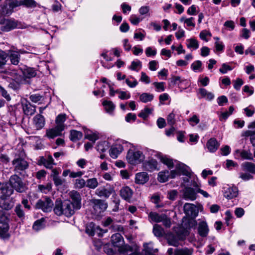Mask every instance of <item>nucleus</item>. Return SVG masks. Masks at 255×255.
<instances>
[{"label": "nucleus", "mask_w": 255, "mask_h": 255, "mask_svg": "<svg viewBox=\"0 0 255 255\" xmlns=\"http://www.w3.org/2000/svg\"><path fill=\"white\" fill-rule=\"evenodd\" d=\"M54 212L57 216L62 215L66 217H70L74 213V207L73 204L69 200L63 202L61 200L57 199L55 201Z\"/></svg>", "instance_id": "1"}, {"label": "nucleus", "mask_w": 255, "mask_h": 255, "mask_svg": "<svg viewBox=\"0 0 255 255\" xmlns=\"http://www.w3.org/2000/svg\"><path fill=\"white\" fill-rule=\"evenodd\" d=\"M7 75H9L13 79V80L15 81L16 84H14L13 83H10L9 84V86L16 90L19 88L20 84H24L28 83L29 82L28 80H26V79L22 77V69H12L8 71L7 72Z\"/></svg>", "instance_id": "2"}, {"label": "nucleus", "mask_w": 255, "mask_h": 255, "mask_svg": "<svg viewBox=\"0 0 255 255\" xmlns=\"http://www.w3.org/2000/svg\"><path fill=\"white\" fill-rule=\"evenodd\" d=\"M10 186L19 193H22L27 190L26 184L23 182L21 178L15 174L11 175L9 179Z\"/></svg>", "instance_id": "3"}, {"label": "nucleus", "mask_w": 255, "mask_h": 255, "mask_svg": "<svg viewBox=\"0 0 255 255\" xmlns=\"http://www.w3.org/2000/svg\"><path fill=\"white\" fill-rule=\"evenodd\" d=\"M145 158L142 152L139 150L129 149L127 155V159L131 164H136L142 162Z\"/></svg>", "instance_id": "4"}, {"label": "nucleus", "mask_w": 255, "mask_h": 255, "mask_svg": "<svg viewBox=\"0 0 255 255\" xmlns=\"http://www.w3.org/2000/svg\"><path fill=\"white\" fill-rule=\"evenodd\" d=\"M53 206V201L50 198L45 197L38 200L35 204V208L41 209L44 212H49L52 211Z\"/></svg>", "instance_id": "5"}, {"label": "nucleus", "mask_w": 255, "mask_h": 255, "mask_svg": "<svg viewBox=\"0 0 255 255\" xmlns=\"http://www.w3.org/2000/svg\"><path fill=\"white\" fill-rule=\"evenodd\" d=\"M12 163L14 166V171L21 175V172L24 171L28 167V162L24 159L17 157L14 159Z\"/></svg>", "instance_id": "6"}, {"label": "nucleus", "mask_w": 255, "mask_h": 255, "mask_svg": "<svg viewBox=\"0 0 255 255\" xmlns=\"http://www.w3.org/2000/svg\"><path fill=\"white\" fill-rule=\"evenodd\" d=\"M0 29L1 31L7 32L17 27V22L14 20L2 18L0 21Z\"/></svg>", "instance_id": "7"}, {"label": "nucleus", "mask_w": 255, "mask_h": 255, "mask_svg": "<svg viewBox=\"0 0 255 255\" xmlns=\"http://www.w3.org/2000/svg\"><path fill=\"white\" fill-rule=\"evenodd\" d=\"M8 218L5 211L0 210V235H4L9 229Z\"/></svg>", "instance_id": "8"}, {"label": "nucleus", "mask_w": 255, "mask_h": 255, "mask_svg": "<svg viewBox=\"0 0 255 255\" xmlns=\"http://www.w3.org/2000/svg\"><path fill=\"white\" fill-rule=\"evenodd\" d=\"M91 203L93 204L94 209L98 213L103 212L108 207L107 203L101 199H93L91 200Z\"/></svg>", "instance_id": "9"}, {"label": "nucleus", "mask_w": 255, "mask_h": 255, "mask_svg": "<svg viewBox=\"0 0 255 255\" xmlns=\"http://www.w3.org/2000/svg\"><path fill=\"white\" fill-rule=\"evenodd\" d=\"M23 113L26 116H32L36 112V106L32 105L26 100L21 102Z\"/></svg>", "instance_id": "10"}, {"label": "nucleus", "mask_w": 255, "mask_h": 255, "mask_svg": "<svg viewBox=\"0 0 255 255\" xmlns=\"http://www.w3.org/2000/svg\"><path fill=\"white\" fill-rule=\"evenodd\" d=\"M176 170L171 171L169 174L170 178H174L176 176L180 175L182 173L183 175L188 176L190 173L186 170L184 164H179L176 167Z\"/></svg>", "instance_id": "11"}, {"label": "nucleus", "mask_w": 255, "mask_h": 255, "mask_svg": "<svg viewBox=\"0 0 255 255\" xmlns=\"http://www.w3.org/2000/svg\"><path fill=\"white\" fill-rule=\"evenodd\" d=\"M235 156L236 158H241L244 160H253V157L252 153L250 150H240L237 149L235 151Z\"/></svg>", "instance_id": "12"}, {"label": "nucleus", "mask_w": 255, "mask_h": 255, "mask_svg": "<svg viewBox=\"0 0 255 255\" xmlns=\"http://www.w3.org/2000/svg\"><path fill=\"white\" fill-rule=\"evenodd\" d=\"M113 192H114V190L113 188H110L109 189H107L105 187H102L98 188L95 191V194L100 198L108 199L113 193Z\"/></svg>", "instance_id": "13"}, {"label": "nucleus", "mask_w": 255, "mask_h": 255, "mask_svg": "<svg viewBox=\"0 0 255 255\" xmlns=\"http://www.w3.org/2000/svg\"><path fill=\"white\" fill-rule=\"evenodd\" d=\"M33 124L36 130L42 129L45 126V119L42 115L38 114L33 118Z\"/></svg>", "instance_id": "14"}, {"label": "nucleus", "mask_w": 255, "mask_h": 255, "mask_svg": "<svg viewBox=\"0 0 255 255\" xmlns=\"http://www.w3.org/2000/svg\"><path fill=\"white\" fill-rule=\"evenodd\" d=\"M238 195V189L236 186L227 188L224 193V197L228 199H231L236 197Z\"/></svg>", "instance_id": "15"}, {"label": "nucleus", "mask_w": 255, "mask_h": 255, "mask_svg": "<svg viewBox=\"0 0 255 255\" xmlns=\"http://www.w3.org/2000/svg\"><path fill=\"white\" fill-rule=\"evenodd\" d=\"M185 214L189 216H196L197 212L196 207L193 204L186 203L184 206Z\"/></svg>", "instance_id": "16"}, {"label": "nucleus", "mask_w": 255, "mask_h": 255, "mask_svg": "<svg viewBox=\"0 0 255 255\" xmlns=\"http://www.w3.org/2000/svg\"><path fill=\"white\" fill-rule=\"evenodd\" d=\"M132 194V190L128 186H124L120 190L121 196L126 201H129L131 199Z\"/></svg>", "instance_id": "17"}, {"label": "nucleus", "mask_w": 255, "mask_h": 255, "mask_svg": "<svg viewBox=\"0 0 255 255\" xmlns=\"http://www.w3.org/2000/svg\"><path fill=\"white\" fill-rule=\"evenodd\" d=\"M111 243L116 247H120L124 243V239L119 233L113 235L111 237Z\"/></svg>", "instance_id": "18"}, {"label": "nucleus", "mask_w": 255, "mask_h": 255, "mask_svg": "<svg viewBox=\"0 0 255 255\" xmlns=\"http://www.w3.org/2000/svg\"><path fill=\"white\" fill-rule=\"evenodd\" d=\"M149 180V176L146 172L138 173L135 175V182L137 184H144Z\"/></svg>", "instance_id": "19"}, {"label": "nucleus", "mask_w": 255, "mask_h": 255, "mask_svg": "<svg viewBox=\"0 0 255 255\" xmlns=\"http://www.w3.org/2000/svg\"><path fill=\"white\" fill-rule=\"evenodd\" d=\"M8 55L12 64L14 65H18L19 62L20 55L17 51L9 50H8Z\"/></svg>", "instance_id": "20"}, {"label": "nucleus", "mask_w": 255, "mask_h": 255, "mask_svg": "<svg viewBox=\"0 0 255 255\" xmlns=\"http://www.w3.org/2000/svg\"><path fill=\"white\" fill-rule=\"evenodd\" d=\"M209 228L206 222L202 221L199 224L198 232L200 236L202 237H206L209 233Z\"/></svg>", "instance_id": "21"}, {"label": "nucleus", "mask_w": 255, "mask_h": 255, "mask_svg": "<svg viewBox=\"0 0 255 255\" xmlns=\"http://www.w3.org/2000/svg\"><path fill=\"white\" fill-rule=\"evenodd\" d=\"M63 130L56 126L55 128L46 130V135L50 138H53L57 136L61 135Z\"/></svg>", "instance_id": "22"}, {"label": "nucleus", "mask_w": 255, "mask_h": 255, "mask_svg": "<svg viewBox=\"0 0 255 255\" xmlns=\"http://www.w3.org/2000/svg\"><path fill=\"white\" fill-rule=\"evenodd\" d=\"M155 155L160 160L161 162L166 165L169 168L173 167L172 159L169 158L166 156L162 155L161 153L156 152Z\"/></svg>", "instance_id": "23"}, {"label": "nucleus", "mask_w": 255, "mask_h": 255, "mask_svg": "<svg viewBox=\"0 0 255 255\" xmlns=\"http://www.w3.org/2000/svg\"><path fill=\"white\" fill-rule=\"evenodd\" d=\"M123 150V147L121 144H118L111 147L109 151L110 156L114 158H117L118 155Z\"/></svg>", "instance_id": "24"}, {"label": "nucleus", "mask_w": 255, "mask_h": 255, "mask_svg": "<svg viewBox=\"0 0 255 255\" xmlns=\"http://www.w3.org/2000/svg\"><path fill=\"white\" fill-rule=\"evenodd\" d=\"M184 197L186 199L193 201L196 199V193L192 188L187 187L184 191Z\"/></svg>", "instance_id": "25"}, {"label": "nucleus", "mask_w": 255, "mask_h": 255, "mask_svg": "<svg viewBox=\"0 0 255 255\" xmlns=\"http://www.w3.org/2000/svg\"><path fill=\"white\" fill-rule=\"evenodd\" d=\"M41 163L46 168L48 169H52L53 166L55 164L54 162V159L51 155H48L45 158H41Z\"/></svg>", "instance_id": "26"}, {"label": "nucleus", "mask_w": 255, "mask_h": 255, "mask_svg": "<svg viewBox=\"0 0 255 255\" xmlns=\"http://www.w3.org/2000/svg\"><path fill=\"white\" fill-rule=\"evenodd\" d=\"M69 196L73 202L76 205L77 208H80L81 198L80 194L76 191L73 190L69 193Z\"/></svg>", "instance_id": "27"}, {"label": "nucleus", "mask_w": 255, "mask_h": 255, "mask_svg": "<svg viewBox=\"0 0 255 255\" xmlns=\"http://www.w3.org/2000/svg\"><path fill=\"white\" fill-rule=\"evenodd\" d=\"M85 138L94 143L99 138L97 133L85 128L84 129Z\"/></svg>", "instance_id": "28"}, {"label": "nucleus", "mask_w": 255, "mask_h": 255, "mask_svg": "<svg viewBox=\"0 0 255 255\" xmlns=\"http://www.w3.org/2000/svg\"><path fill=\"white\" fill-rule=\"evenodd\" d=\"M144 167L147 170L150 171L158 170V162L155 159H151L144 163Z\"/></svg>", "instance_id": "29"}, {"label": "nucleus", "mask_w": 255, "mask_h": 255, "mask_svg": "<svg viewBox=\"0 0 255 255\" xmlns=\"http://www.w3.org/2000/svg\"><path fill=\"white\" fill-rule=\"evenodd\" d=\"M22 77L27 80V79L34 77L36 75V72L33 68H26L22 70Z\"/></svg>", "instance_id": "30"}, {"label": "nucleus", "mask_w": 255, "mask_h": 255, "mask_svg": "<svg viewBox=\"0 0 255 255\" xmlns=\"http://www.w3.org/2000/svg\"><path fill=\"white\" fill-rule=\"evenodd\" d=\"M219 144L217 140L214 138H210L207 143V146L210 152H214L218 148Z\"/></svg>", "instance_id": "31"}, {"label": "nucleus", "mask_w": 255, "mask_h": 255, "mask_svg": "<svg viewBox=\"0 0 255 255\" xmlns=\"http://www.w3.org/2000/svg\"><path fill=\"white\" fill-rule=\"evenodd\" d=\"M66 120L65 114H60L56 118L55 123L57 127L63 130L65 128L64 122Z\"/></svg>", "instance_id": "32"}, {"label": "nucleus", "mask_w": 255, "mask_h": 255, "mask_svg": "<svg viewBox=\"0 0 255 255\" xmlns=\"http://www.w3.org/2000/svg\"><path fill=\"white\" fill-rule=\"evenodd\" d=\"M243 170L255 174V164L250 162H245L242 164Z\"/></svg>", "instance_id": "33"}, {"label": "nucleus", "mask_w": 255, "mask_h": 255, "mask_svg": "<svg viewBox=\"0 0 255 255\" xmlns=\"http://www.w3.org/2000/svg\"><path fill=\"white\" fill-rule=\"evenodd\" d=\"M199 93L201 98H205L206 100L209 101L212 100L214 98V95L212 93L208 92L204 88L199 89Z\"/></svg>", "instance_id": "34"}, {"label": "nucleus", "mask_w": 255, "mask_h": 255, "mask_svg": "<svg viewBox=\"0 0 255 255\" xmlns=\"http://www.w3.org/2000/svg\"><path fill=\"white\" fill-rule=\"evenodd\" d=\"M83 134L81 131L76 130H71L70 131V139L72 141H77L82 137Z\"/></svg>", "instance_id": "35"}, {"label": "nucleus", "mask_w": 255, "mask_h": 255, "mask_svg": "<svg viewBox=\"0 0 255 255\" xmlns=\"http://www.w3.org/2000/svg\"><path fill=\"white\" fill-rule=\"evenodd\" d=\"M13 189L11 187V188L7 186L6 184H2L0 187L2 194L5 197H9L13 193Z\"/></svg>", "instance_id": "36"}, {"label": "nucleus", "mask_w": 255, "mask_h": 255, "mask_svg": "<svg viewBox=\"0 0 255 255\" xmlns=\"http://www.w3.org/2000/svg\"><path fill=\"white\" fill-rule=\"evenodd\" d=\"M179 20L180 22H183L188 27H191L192 28H194L195 27V19L193 17L189 18L181 17Z\"/></svg>", "instance_id": "37"}, {"label": "nucleus", "mask_w": 255, "mask_h": 255, "mask_svg": "<svg viewBox=\"0 0 255 255\" xmlns=\"http://www.w3.org/2000/svg\"><path fill=\"white\" fill-rule=\"evenodd\" d=\"M192 249L185 248L176 250L174 252V255H192Z\"/></svg>", "instance_id": "38"}, {"label": "nucleus", "mask_w": 255, "mask_h": 255, "mask_svg": "<svg viewBox=\"0 0 255 255\" xmlns=\"http://www.w3.org/2000/svg\"><path fill=\"white\" fill-rule=\"evenodd\" d=\"M153 233L156 237H162L164 234V230L160 225L155 224L153 228Z\"/></svg>", "instance_id": "39"}, {"label": "nucleus", "mask_w": 255, "mask_h": 255, "mask_svg": "<svg viewBox=\"0 0 255 255\" xmlns=\"http://www.w3.org/2000/svg\"><path fill=\"white\" fill-rule=\"evenodd\" d=\"M148 217L151 221L156 223H159L162 221L163 214H159L156 212H151L149 214Z\"/></svg>", "instance_id": "40"}, {"label": "nucleus", "mask_w": 255, "mask_h": 255, "mask_svg": "<svg viewBox=\"0 0 255 255\" xmlns=\"http://www.w3.org/2000/svg\"><path fill=\"white\" fill-rule=\"evenodd\" d=\"M154 98L153 94L144 93L140 95L139 99L143 103H147L151 101Z\"/></svg>", "instance_id": "41"}, {"label": "nucleus", "mask_w": 255, "mask_h": 255, "mask_svg": "<svg viewBox=\"0 0 255 255\" xmlns=\"http://www.w3.org/2000/svg\"><path fill=\"white\" fill-rule=\"evenodd\" d=\"M98 185L97 179L96 178L88 179L86 181V187L90 189H94L98 187Z\"/></svg>", "instance_id": "42"}, {"label": "nucleus", "mask_w": 255, "mask_h": 255, "mask_svg": "<svg viewBox=\"0 0 255 255\" xmlns=\"http://www.w3.org/2000/svg\"><path fill=\"white\" fill-rule=\"evenodd\" d=\"M169 176V171L165 170L158 173V180L160 182H165L167 181Z\"/></svg>", "instance_id": "43"}, {"label": "nucleus", "mask_w": 255, "mask_h": 255, "mask_svg": "<svg viewBox=\"0 0 255 255\" xmlns=\"http://www.w3.org/2000/svg\"><path fill=\"white\" fill-rule=\"evenodd\" d=\"M14 212L17 216L21 220H23L25 218V214L22 210L21 205H17L14 208Z\"/></svg>", "instance_id": "44"}, {"label": "nucleus", "mask_w": 255, "mask_h": 255, "mask_svg": "<svg viewBox=\"0 0 255 255\" xmlns=\"http://www.w3.org/2000/svg\"><path fill=\"white\" fill-rule=\"evenodd\" d=\"M187 46L188 48H193L194 49H197L199 47V44L198 41L195 38H190L187 39Z\"/></svg>", "instance_id": "45"}, {"label": "nucleus", "mask_w": 255, "mask_h": 255, "mask_svg": "<svg viewBox=\"0 0 255 255\" xmlns=\"http://www.w3.org/2000/svg\"><path fill=\"white\" fill-rule=\"evenodd\" d=\"M103 105L105 107L106 111L108 113L112 112L115 109V105L111 101H104Z\"/></svg>", "instance_id": "46"}, {"label": "nucleus", "mask_w": 255, "mask_h": 255, "mask_svg": "<svg viewBox=\"0 0 255 255\" xmlns=\"http://www.w3.org/2000/svg\"><path fill=\"white\" fill-rule=\"evenodd\" d=\"M21 5L27 8H34L37 6V3L34 0H21Z\"/></svg>", "instance_id": "47"}, {"label": "nucleus", "mask_w": 255, "mask_h": 255, "mask_svg": "<svg viewBox=\"0 0 255 255\" xmlns=\"http://www.w3.org/2000/svg\"><path fill=\"white\" fill-rule=\"evenodd\" d=\"M109 148L108 142L104 141L100 142L97 145V150L99 152H104Z\"/></svg>", "instance_id": "48"}, {"label": "nucleus", "mask_w": 255, "mask_h": 255, "mask_svg": "<svg viewBox=\"0 0 255 255\" xmlns=\"http://www.w3.org/2000/svg\"><path fill=\"white\" fill-rule=\"evenodd\" d=\"M152 109H149L147 107H145L142 110L138 115V117L142 118L143 119H146L148 116L151 113L152 111Z\"/></svg>", "instance_id": "49"}, {"label": "nucleus", "mask_w": 255, "mask_h": 255, "mask_svg": "<svg viewBox=\"0 0 255 255\" xmlns=\"http://www.w3.org/2000/svg\"><path fill=\"white\" fill-rule=\"evenodd\" d=\"M43 219L36 220L33 224V229L36 231H38L44 228Z\"/></svg>", "instance_id": "50"}, {"label": "nucleus", "mask_w": 255, "mask_h": 255, "mask_svg": "<svg viewBox=\"0 0 255 255\" xmlns=\"http://www.w3.org/2000/svg\"><path fill=\"white\" fill-rule=\"evenodd\" d=\"M168 244L170 246L177 247L179 245V242L176 237L174 235L169 236L167 238Z\"/></svg>", "instance_id": "51"}, {"label": "nucleus", "mask_w": 255, "mask_h": 255, "mask_svg": "<svg viewBox=\"0 0 255 255\" xmlns=\"http://www.w3.org/2000/svg\"><path fill=\"white\" fill-rule=\"evenodd\" d=\"M119 248V251L123 254H128L129 252H132V248L128 245H126L124 246H121Z\"/></svg>", "instance_id": "52"}, {"label": "nucleus", "mask_w": 255, "mask_h": 255, "mask_svg": "<svg viewBox=\"0 0 255 255\" xmlns=\"http://www.w3.org/2000/svg\"><path fill=\"white\" fill-rule=\"evenodd\" d=\"M86 186V181L83 179H77L75 180V186L76 188L81 189Z\"/></svg>", "instance_id": "53"}, {"label": "nucleus", "mask_w": 255, "mask_h": 255, "mask_svg": "<svg viewBox=\"0 0 255 255\" xmlns=\"http://www.w3.org/2000/svg\"><path fill=\"white\" fill-rule=\"evenodd\" d=\"M160 222H162L163 226L166 228H170L171 225L170 218L168 217L165 214H163L162 219Z\"/></svg>", "instance_id": "54"}, {"label": "nucleus", "mask_w": 255, "mask_h": 255, "mask_svg": "<svg viewBox=\"0 0 255 255\" xmlns=\"http://www.w3.org/2000/svg\"><path fill=\"white\" fill-rule=\"evenodd\" d=\"M239 178L244 181H247L253 179V176L249 173L241 172L239 173Z\"/></svg>", "instance_id": "55"}, {"label": "nucleus", "mask_w": 255, "mask_h": 255, "mask_svg": "<svg viewBox=\"0 0 255 255\" xmlns=\"http://www.w3.org/2000/svg\"><path fill=\"white\" fill-rule=\"evenodd\" d=\"M153 85L156 88V91L158 92H163L165 90L164 82H155L153 83Z\"/></svg>", "instance_id": "56"}, {"label": "nucleus", "mask_w": 255, "mask_h": 255, "mask_svg": "<svg viewBox=\"0 0 255 255\" xmlns=\"http://www.w3.org/2000/svg\"><path fill=\"white\" fill-rule=\"evenodd\" d=\"M202 66V62L200 60H197L193 62L191 64V68L192 69L196 72L197 70L202 71V69H201Z\"/></svg>", "instance_id": "57"}, {"label": "nucleus", "mask_w": 255, "mask_h": 255, "mask_svg": "<svg viewBox=\"0 0 255 255\" xmlns=\"http://www.w3.org/2000/svg\"><path fill=\"white\" fill-rule=\"evenodd\" d=\"M0 207L4 210H9L11 209V205L5 199L0 200Z\"/></svg>", "instance_id": "58"}, {"label": "nucleus", "mask_w": 255, "mask_h": 255, "mask_svg": "<svg viewBox=\"0 0 255 255\" xmlns=\"http://www.w3.org/2000/svg\"><path fill=\"white\" fill-rule=\"evenodd\" d=\"M175 114L173 113V112L168 115L167 118V121L168 125L171 126H173L175 123Z\"/></svg>", "instance_id": "59"}, {"label": "nucleus", "mask_w": 255, "mask_h": 255, "mask_svg": "<svg viewBox=\"0 0 255 255\" xmlns=\"http://www.w3.org/2000/svg\"><path fill=\"white\" fill-rule=\"evenodd\" d=\"M149 245L147 243L143 244L144 250L146 254L151 255L153 253H156L157 251V249L154 250L150 247H149Z\"/></svg>", "instance_id": "60"}, {"label": "nucleus", "mask_w": 255, "mask_h": 255, "mask_svg": "<svg viewBox=\"0 0 255 255\" xmlns=\"http://www.w3.org/2000/svg\"><path fill=\"white\" fill-rule=\"evenodd\" d=\"M139 67V68L141 67V62L140 61H132L129 67V69L131 70L138 71L139 69H137V68Z\"/></svg>", "instance_id": "61"}, {"label": "nucleus", "mask_w": 255, "mask_h": 255, "mask_svg": "<svg viewBox=\"0 0 255 255\" xmlns=\"http://www.w3.org/2000/svg\"><path fill=\"white\" fill-rule=\"evenodd\" d=\"M130 78L133 80L132 82L130 81L129 79L128 78L126 79V83L129 87L134 88L136 87L138 84V82L134 77L132 76H130Z\"/></svg>", "instance_id": "62"}, {"label": "nucleus", "mask_w": 255, "mask_h": 255, "mask_svg": "<svg viewBox=\"0 0 255 255\" xmlns=\"http://www.w3.org/2000/svg\"><path fill=\"white\" fill-rule=\"evenodd\" d=\"M184 81L185 80L181 78L180 76H173L171 78V82L174 85L179 84Z\"/></svg>", "instance_id": "63"}, {"label": "nucleus", "mask_w": 255, "mask_h": 255, "mask_svg": "<svg viewBox=\"0 0 255 255\" xmlns=\"http://www.w3.org/2000/svg\"><path fill=\"white\" fill-rule=\"evenodd\" d=\"M136 116L135 114L129 113L127 115L125 120L127 122L130 123L131 121L134 122L136 120Z\"/></svg>", "instance_id": "64"}]
</instances>
